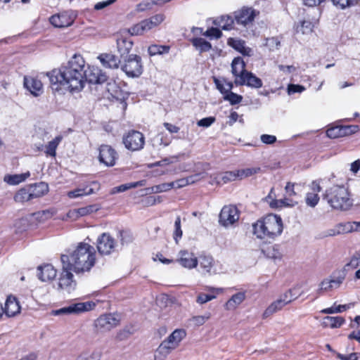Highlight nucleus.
<instances>
[{"label":"nucleus","instance_id":"f257e3e1","mask_svg":"<svg viewBox=\"0 0 360 360\" xmlns=\"http://www.w3.org/2000/svg\"><path fill=\"white\" fill-rule=\"evenodd\" d=\"M86 74L84 58L80 54H75L59 69L48 72L47 76L53 91H59L64 86L70 92H78L85 86Z\"/></svg>","mask_w":360,"mask_h":360},{"label":"nucleus","instance_id":"680f3d73","mask_svg":"<svg viewBox=\"0 0 360 360\" xmlns=\"http://www.w3.org/2000/svg\"><path fill=\"white\" fill-rule=\"evenodd\" d=\"M314 25L309 20H303L301 24L300 31L306 34L313 32Z\"/></svg>","mask_w":360,"mask_h":360},{"label":"nucleus","instance_id":"dca6fc26","mask_svg":"<svg viewBox=\"0 0 360 360\" xmlns=\"http://www.w3.org/2000/svg\"><path fill=\"white\" fill-rule=\"evenodd\" d=\"M86 74L85 78V84L86 82L91 84H101L107 82L108 76L101 69L97 67L86 66Z\"/></svg>","mask_w":360,"mask_h":360},{"label":"nucleus","instance_id":"6e6d98bb","mask_svg":"<svg viewBox=\"0 0 360 360\" xmlns=\"http://www.w3.org/2000/svg\"><path fill=\"white\" fill-rule=\"evenodd\" d=\"M333 4L340 9H345L358 4L359 0H331Z\"/></svg>","mask_w":360,"mask_h":360},{"label":"nucleus","instance_id":"2f4dec72","mask_svg":"<svg viewBox=\"0 0 360 360\" xmlns=\"http://www.w3.org/2000/svg\"><path fill=\"white\" fill-rule=\"evenodd\" d=\"M117 46L121 57H124V56H127L132 49L133 41L121 36L117 39Z\"/></svg>","mask_w":360,"mask_h":360},{"label":"nucleus","instance_id":"5701e85b","mask_svg":"<svg viewBox=\"0 0 360 360\" xmlns=\"http://www.w3.org/2000/svg\"><path fill=\"white\" fill-rule=\"evenodd\" d=\"M98 59L105 68L117 69L120 64V60L115 55L111 53H101Z\"/></svg>","mask_w":360,"mask_h":360},{"label":"nucleus","instance_id":"6ab92c4d","mask_svg":"<svg viewBox=\"0 0 360 360\" xmlns=\"http://www.w3.org/2000/svg\"><path fill=\"white\" fill-rule=\"evenodd\" d=\"M357 128V126H336L329 128L326 134L330 139H337L354 133Z\"/></svg>","mask_w":360,"mask_h":360},{"label":"nucleus","instance_id":"423d86ee","mask_svg":"<svg viewBox=\"0 0 360 360\" xmlns=\"http://www.w3.org/2000/svg\"><path fill=\"white\" fill-rule=\"evenodd\" d=\"M121 69L130 77H139L143 72L141 58L136 54L125 56Z\"/></svg>","mask_w":360,"mask_h":360},{"label":"nucleus","instance_id":"ddd939ff","mask_svg":"<svg viewBox=\"0 0 360 360\" xmlns=\"http://www.w3.org/2000/svg\"><path fill=\"white\" fill-rule=\"evenodd\" d=\"M76 15L72 11H63L52 15L49 21L56 27L63 28L70 26L75 21Z\"/></svg>","mask_w":360,"mask_h":360},{"label":"nucleus","instance_id":"72a5a7b5","mask_svg":"<svg viewBox=\"0 0 360 360\" xmlns=\"http://www.w3.org/2000/svg\"><path fill=\"white\" fill-rule=\"evenodd\" d=\"M200 264V267L202 269L201 273L203 274H212L213 267V258L211 256L201 255L198 259Z\"/></svg>","mask_w":360,"mask_h":360},{"label":"nucleus","instance_id":"79ce46f5","mask_svg":"<svg viewBox=\"0 0 360 360\" xmlns=\"http://www.w3.org/2000/svg\"><path fill=\"white\" fill-rule=\"evenodd\" d=\"M32 195L28 186L20 189L15 195V202H24L32 200Z\"/></svg>","mask_w":360,"mask_h":360},{"label":"nucleus","instance_id":"69168bd1","mask_svg":"<svg viewBox=\"0 0 360 360\" xmlns=\"http://www.w3.org/2000/svg\"><path fill=\"white\" fill-rule=\"evenodd\" d=\"M215 120L216 119L214 117H207L198 120L197 124L199 127H209L215 122Z\"/></svg>","mask_w":360,"mask_h":360},{"label":"nucleus","instance_id":"f8f14e48","mask_svg":"<svg viewBox=\"0 0 360 360\" xmlns=\"http://www.w3.org/2000/svg\"><path fill=\"white\" fill-rule=\"evenodd\" d=\"M240 217V212L234 205H225L221 210L219 217V223L228 227L237 222Z\"/></svg>","mask_w":360,"mask_h":360},{"label":"nucleus","instance_id":"9d476101","mask_svg":"<svg viewBox=\"0 0 360 360\" xmlns=\"http://www.w3.org/2000/svg\"><path fill=\"white\" fill-rule=\"evenodd\" d=\"M259 12L252 8L243 7L233 13L236 23L243 27H248L252 25L255 17Z\"/></svg>","mask_w":360,"mask_h":360},{"label":"nucleus","instance_id":"09e8293b","mask_svg":"<svg viewBox=\"0 0 360 360\" xmlns=\"http://www.w3.org/2000/svg\"><path fill=\"white\" fill-rule=\"evenodd\" d=\"M143 185H145L144 181H139L134 182V183L122 184L119 186L115 187L112 190V193H121V192H124L129 188H136L138 186H142Z\"/></svg>","mask_w":360,"mask_h":360},{"label":"nucleus","instance_id":"c756f323","mask_svg":"<svg viewBox=\"0 0 360 360\" xmlns=\"http://www.w3.org/2000/svg\"><path fill=\"white\" fill-rule=\"evenodd\" d=\"M231 72L235 77V80L240 79L248 72L245 70V63L241 58L237 57L233 60Z\"/></svg>","mask_w":360,"mask_h":360},{"label":"nucleus","instance_id":"4be33fe9","mask_svg":"<svg viewBox=\"0 0 360 360\" xmlns=\"http://www.w3.org/2000/svg\"><path fill=\"white\" fill-rule=\"evenodd\" d=\"M25 87L34 96H37L43 92V84L41 82L34 77H25Z\"/></svg>","mask_w":360,"mask_h":360},{"label":"nucleus","instance_id":"e2e57ef3","mask_svg":"<svg viewBox=\"0 0 360 360\" xmlns=\"http://www.w3.org/2000/svg\"><path fill=\"white\" fill-rule=\"evenodd\" d=\"M359 266H360L359 257L354 255L352 257L350 262L345 266L344 269H342V271H345V272L347 270L349 269V268L354 269H356L357 267H359Z\"/></svg>","mask_w":360,"mask_h":360},{"label":"nucleus","instance_id":"a211bd4d","mask_svg":"<svg viewBox=\"0 0 360 360\" xmlns=\"http://www.w3.org/2000/svg\"><path fill=\"white\" fill-rule=\"evenodd\" d=\"M72 270L64 269L60 274L58 281V289L65 290L70 292L76 286V282L73 280V274L71 273Z\"/></svg>","mask_w":360,"mask_h":360},{"label":"nucleus","instance_id":"bf43d9fd","mask_svg":"<svg viewBox=\"0 0 360 360\" xmlns=\"http://www.w3.org/2000/svg\"><path fill=\"white\" fill-rule=\"evenodd\" d=\"M202 35L210 39H219L222 36V32L218 27H211L203 32Z\"/></svg>","mask_w":360,"mask_h":360},{"label":"nucleus","instance_id":"f3484780","mask_svg":"<svg viewBox=\"0 0 360 360\" xmlns=\"http://www.w3.org/2000/svg\"><path fill=\"white\" fill-rule=\"evenodd\" d=\"M99 161L106 166L111 167L115 164L117 153L108 145H101L99 148Z\"/></svg>","mask_w":360,"mask_h":360},{"label":"nucleus","instance_id":"a878e982","mask_svg":"<svg viewBox=\"0 0 360 360\" xmlns=\"http://www.w3.org/2000/svg\"><path fill=\"white\" fill-rule=\"evenodd\" d=\"M360 231L359 222H347L338 224L335 229L330 230L329 235L335 236L336 234H343L352 231Z\"/></svg>","mask_w":360,"mask_h":360},{"label":"nucleus","instance_id":"5fc2aeb1","mask_svg":"<svg viewBox=\"0 0 360 360\" xmlns=\"http://www.w3.org/2000/svg\"><path fill=\"white\" fill-rule=\"evenodd\" d=\"M237 171H228L224 173L220 174L218 176L219 180L223 181V183L226 184L229 181H233L236 180H238V176H236Z\"/></svg>","mask_w":360,"mask_h":360},{"label":"nucleus","instance_id":"de8ad7c7","mask_svg":"<svg viewBox=\"0 0 360 360\" xmlns=\"http://www.w3.org/2000/svg\"><path fill=\"white\" fill-rule=\"evenodd\" d=\"M236 171V176H238V180H241L258 173L260 171V167L245 168L238 169Z\"/></svg>","mask_w":360,"mask_h":360},{"label":"nucleus","instance_id":"c85d7f7f","mask_svg":"<svg viewBox=\"0 0 360 360\" xmlns=\"http://www.w3.org/2000/svg\"><path fill=\"white\" fill-rule=\"evenodd\" d=\"M20 311V306L16 298L13 296H8L6 303L5 308H4V313L7 316H14Z\"/></svg>","mask_w":360,"mask_h":360},{"label":"nucleus","instance_id":"473e14b6","mask_svg":"<svg viewBox=\"0 0 360 360\" xmlns=\"http://www.w3.org/2000/svg\"><path fill=\"white\" fill-rule=\"evenodd\" d=\"M32 199L40 198L49 191V186L44 182H39L28 186Z\"/></svg>","mask_w":360,"mask_h":360},{"label":"nucleus","instance_id":"cd10ccee","mask_svg":"<svg viewBox=\"0 0 360 360\" xmlns=\"http://www.w3.org/2000/svg\"><path fill=\"white\" fill-rule=\"evenodd\" d=\"M37 276L41 281L53 280L56 276V270L51 264H44L38 266Z\"/></svg>","mask_w":360,"mask_h":360},{"label":"nucleus","instance_id":"0eeeda50","mask_svg":"<svg viewBox=\"0 0 360 360\" xmlns=\"http://www.w3.org/2000/svg\"><path fill=\"white\" fill-rule=\"evenodd\" d=\"M186 335V333L184 329H176L160 345L158 352L162 355L168 354L171 350L179 345Z\"/></svg>","mask_w":360,"mask_h":360},{"label":"nucleus","instance_id":"6e6552de","mask_svg":"<svg viewBox=\"0 0 360 360\" xmlns=\"http://www.w3.org/2000/svg\"><path fill=\"white\" fill-rule=\"evenodd\" d=\"M96 307L95 302L88 301L85 302H78L70 304L69 306L62 307L58 309L51 311V314L53 316H67L70 314H77L82 312L88 311Z\"/></svg>","mask_w":360,"mask_h":360},{"label":"nucleus","instance_id":"c9c22d12","mask_svg":"<svg viewBox=\"0 0 360 360\" xmlns=\"http://www.w3.org/2000/svg\"><path fill=\"white\" fill-rule=\"evenodd\" d=\"M245 298L244 292H240L234 294L226 303V308L228 310L235 309L240 304Z\"/></svg>","mask_w":360,"mask_h":360},{"label":"nucleus","instance_id":"37998d69","mask_svg":"<svg viewBox=\"0 0 360 360\" xmlns=\"http://www.w3.org/2000/svg\"><path fill=\"white\" fill-rule=\"evenodd\" d=\"M94 193V189L91 188L86 187L84 188H77L73 191H70L68 193V196L70 198H76L84 195H88Z\"/></svg>","mask_w":360,"mask_h":360},{"label":"nucleus","instance_id":"a19ab883","mask_svg":"<svg viewBox=\"0 0 360 360\" xmlns=\"http://www.w3.org/2000/svg\"><path fill=\"white\" fill-rule=\"evenodd\" d=\"M169 50V46L153 44L148 47V52L150 56H153L155 55H163L168 53Z\"/></svg>","mask_w":360,"mask_h":360},{"label":"nucleus","instance_id":"13d9d810","mask_svg":"<svg viewBox=\"0 0 360 360\" xmlns=\"http://www.w3.org/2000/svg\"><path fill=\"white\" fill-rule=\"evenodd\" d=\"M295 289L289 290L286 292H285L283 295L281 296L279 298L280 300L282 301L283 303L285 304H287L290 302H291L292 300L296 299L299 295L296 292H295Z\"/></svg>","mask_w":360,"mask_h":360},{"label":"nucleus","instance_id":"9b49d317","mask_svg":"<svg viewBox=\"0 0 360 360\" xmlns=\"http://www.w3.org/2000/svg\"><path fill=\"white\" fill-rule=\"evenodd\" d=\"M123 143L129 150H139L143 148L145 144V137L141 132L136 130H131L123 137Z\"/></svg>","mask_w":360,"mask_h":360},{"label":"nucleus","instance_id":"ea45409f","mask_svg":"<svg viewBox=\"0 0 360 360\" xmlns=\"http://www.w3.org/2000/svg\"><path fill=\"white\" fill-rule=\"evenodd\" d=\"M208 290L211 292L210 294L200 293L196 299V302L199 304H205L216 297V295L220 292V289L209 288Z\"/></svg>","mask_w":360,"mask_h":360},{"label":"nucleus","instance_id":"4468645a","mask_svg":"<svg viewBox=\"0 0 360 360\" xmlns=\"http://www.w3.org/2000/svg\"><path fill=\"white\" fill-rule=\"evenodd\" d=\"M119 320L115 315L108 314L100 316L95 321L94 326L98 331L105 332L110 330L112 328L117 326Z\"/></svg>","mask_w":360,"mask_h":360},{"label":"nucleus","instance_id":"2eb2a0df","mask_svg":"<svg viewBox=\"0 0 360 360\" xmlns=\"http://www.w3.org/2000/svg\"><path fill=\"white\" fill-rule=\"evenodd\" d=\"M115 248L114 238L107 233H103L97 240V249L101 255H110Z\"/></svg>","mask_w":360,"mask_h":360},{"label":"nucleus","instance_id":"3c124183","mask_svg":"<svg viewBox=\"0 0 360 360\" xmlns=\"http://www.w3.org/2000/svg\"><path fill=\"white\" fill-rule=\"evenodd\" d=\"M54 213L55 212L53 210H45L33 213L32 216L39 221H44L51 218Z\"/></svg>","mask_w":360,"mask_h":360},{"label":"nucleus","instance_id":"052dcab7","mask_svg":"<svg viewBox=\"0 0 360 360\" xmlns=\"http://www.w3.org/2000/svg\"><path fill=\"white\" fill-rule=\"evenodd\" d=\"M306 203L308 206L314 207L319 201L318 193H308L305 198Z\"/></svg>","mask_w":360,"mask_h":360},{"label":"nucleus","instance_id":"58836bf2","mask_svg":"<svg viewBox=\"0 0 360 360\" xmlns=\"http://www.w3.org/2000/svg\"><path fill=\"white\" fill-rule=\"evenodd\" d=\"M63 137L58 136L52 141H49L47 145L45 146L44 153L48 156L55 157L56 155V150L58 146L61 142Z\"/></svg>","mask_w":360,"mask_h":360},{"label":"nucleus","instance_id":"20e7f679","mask_svg":"<svg viewBox=\"0 0 360 360\" xmlns=\"http://www.w3.org/2000/svg\"><path fill=\"white\" fill-rule=\"evenodd\" d=\"M325 198L328 204L335 210H347L353 204L348 188L342 185H334L326 191Z\"/></svg>","mask_w":360,"mask_h":360},{"label":"nucleus","instance_id":"1a4fd4ad","mask_svg":"<svg viewBox=\"0 0 360 360\" xmlns=\"http://www.w3.org/2000/svg\"><path fill=\"white\" fill-rule=\"evenodd\" d=\"M346 277L345 271H335L329 278L323 279L318 290V292L331 291L338 288L343 283Z\"/></svg>","mask_w":360,"mask_h":360},{"label":"nucleus","instance_id":"7c9ffc66","mask_svg":"<svg viewBox=\"0 0 360 360\" xmlns=\"http://www.w3.org/2000/svg\"><path fill=\"white\" fill-rule=\"evenodd\" d=\"M236 22L233 16L221 15L214 20L213 24L224 30H231L233 29V25Z\"/></svg>","mask_w":360,"mask_h":360},{"label":"nucleus","instance_id":"39448f33","mask_svg":"<svg viewBox=\"0 0 360 360\" xmlns=\"http://www.w3.org/2000/svg\"><path fill=\"white\" fill-rule=\"evenodd\" d=\"M165 20V15L158 13L149 18L144 19L129 29L123 30V33H128L131 36L143 35L145 32L158 27Z\"/></svg>","mask_w":360,"mask_h":360},{"label":"nucleus","instance_id":"b1692460","mask_svg":"<svg viewBox=\"0 0 360 360\" xmlns=\"http://www.w3.org/2000/svg\"><path fill=\"white\" fill-rule=\"evenodd\" d=\"M227 44L243 56H251L253 54L252 49L246 46L245 41L244 40L236 38H229Z\"/></svg>","mask_w":360,"mask_h":360},{"label":"nucleus","instance_id":"f03ea898","mask_svg":"<svg viewBox=\"0 0 360 360\" xmlns=\"http://www.w3.org/2000/svg\"><path fill=\"white\" fill-rule=\"evenodd\" d=\"M64 269L72 270L77 274L88 272L96 262L94 247L86 243H79L68 255H61Z\"/></svg>","mask_w":360,"mask_h":360},{"label":"nucleus","instance_id":"7ed1b4c3","mask_svg":"<svg viewBox=\"0 0 360 360\" xmlns=\"http://www.w3.org/2000/svg\"><path fill=\"white\" fill-rule=\"evenodd\" d=\"M253 233L260 239H274L283 230V224L279 215L270 214L253 224Z\"/></svg>","mask_w":360,"mask_h":360},{"label":"nucleus","instance_id":"603ef678","mask_svg":"<svg viewBox=\"0 0 360 360\" xmlns=\"http://www.w3.org/2000/svg\"><path fill=\"white\" fill-rule=\"evenodd\" d=\"M175 186L174 182L163 183L159 185L152 186L150 189L153 193H158L162 192H166L174 188Z\"/></svg>","mask_w":360,"mask_h":360},{"label":"nucleus","instance_id":"0e129e2a","mask_svg":"<svg viewBox=\"0 0 360 360\" xmlns=\"http://www.w3.org/2000/svg\"><path fill=\"white\" fill-rule=\"evenodd\" d=\"M210 319V314L204 315V316H193L191 321L197 326H200L203 325L206 321H207Z\"/></svg>","mask_w":360,"mask_h":360},{"label":"nucleus","instance_id":"412c9836","mask_svg":"<svg viewBox=\"0 0 360 360\" xmlns=\"http://www.w3.org/2000/svg\"><path fill=\"white\" fill-rule=\"evenodd\" d=\"M179 256L176 261L185 268L191 269L196 267L198 264L197 257L192 252L187 250H181L179 252Z\"/></svg>","mask_w":360,"mask_h":360},{"label":"nucleus","instance_id":"49530a36","mask_svg":"<svg viewBox=\"0 0 360 360\" xmlns=\"http://www.w3.org/2000/svg\"><path fill=\"white\" fill-rule=\"evenodd\" d=\"M352 305H353V304H340L338 306L333 305L331 307L322 309L321 311V312L322 314H325L340 313V312H342V311H346L347 309H349L351 307V306H352Z\"/></svg>","mask_w":360,"mask_h":360},{"label":"nucleus","instance_id":"c03bdc74","mask_svg":"<svg viewBox=\"0 0 360 360\" xmlns=\"http://www.w3.org/2000/svg\"><path fill=\"white\" fill-rule=\"evenodd\" d=\"M285 304L282 302L281 300L278 299L276 301L269 305L266 309L264 311L263 316L264 317H268L269 316L273 314L278 310H281Z\"/></svg>","mask_w":360,"mask_h":360},{"label":"nucleus","instance_id":"774afa93","mask_svg":"<svg viewBox=\"0 0 360 360\" xmlns=\"http://www.w3.org/2000/svg\"><path fill=\"white\" fill-rule=\"evenodd\" d=\"M103 353L100 349H95L90 354H87L88 360H101Z\"/></svg>","mask_w":360,"mask_h":360},{"label":"nucleus","instance_id":"864d4df0","mask_svg":"<svg viewBox=\"0 0 360 360\" xmlns=\"http://www.w3.org/2000/svg\"><path fill=\"white\" fill-rule=\"evenodd\" d=\"M118 238H120L122 245H129L132 243L134 240L133 235L129 231H120Z\"/></svg>","mask_w":360,"mask_h":360},{"label":"nucleus","instance_id":"aec40b11","mask_svg":"<svg viewBox=\"0 0 360 360\" xmlns=\"http://www.w3.org/2000/svg\"><path fill=\"white\" fill-rule=\"evenodd\" d=\"M234 83L236 85L243 86L246 85L248 86L258 89L262 86V81L255 76L251 72H248L245 75L241 77L240 79H238L237 80H234Z\"/></svg>","mask_w":360,"mask_h":360},{"label":"nucleus","instance_id":"8fccbe9b","mask_svg":"<svg viewBox=\"0 0 360 360\" xmlns=\"http://www.w3.org/2000/svg\"><path fill=\"white\" fill-rule=\"evenodd\" d=\"M269 51H274L278 50L281 47V40L278 37H269L265 39V43L264 44Z\"/></svg>","mask_w":360,"mask_h":360},{"label":"nucleus","instance_id":"bb28decb","mask_svg":"<svg viewBox=\"0 0 360 360\" xmlns=\"http://www.w3.org/2000/svg\"><path fill=\"white\" fill-rule=\"evenodd\" d=\"M227 88L219 87V91L224 95V99L228 101L231 105L240 103L243 100V96L231 91L233 85V83H227Z\"/></svg>","mask_w":360,"mask_h":360},{"label":"nucleus","instance_id":"338daca9","mask_svg":"<svg viewBox=\"0 0 360 360\" xmlns=\"http://www.w3.org/2000/svg\"><path fill=\"white\" fill-rule=\"evenodd\" d=\"M305 88L300 84H289L288 86V93L291 95L295 93H301L304 91Z\"/></svg>","mask_w":360,"mask_h":360},{"label":"nucleus","instance_id":"e433bc0d","mask_svg":"<svg viewBox=\"0 0 360 360\" xmlns=\"http://www.w3.org/2000/svg\"><path fill=\"white\" fill-rule=\"evenodd\" d=\"M345 322V320L342 316H326L323 319V324L326 327L337 328L342 326Z\"/></svg>","mask_w":360,"mask_h":360},{"label":"nucleus","instance_id":"393cba45","mask_svg":"<svg viewBox=\"0 0 360 360\" xmlns=\"http://www.w3.org/2000/svg\"><path fill=\"white\" fill-rule=\"evenodd\" d=\"M360 231L359 222H347L338 224L335 229L330 230L329 235L335 236L336 234H343L352 231Z\"/></svg>","mask_w":360,"mask_h":360},{"label":"nucleus","instance_id":"4d7b16f0","mask_svg":"<svg viewBox=\"0 0 360 360\" xmlns=\"http://www.w3.org/2000/svg\"><path fill=\"white\" fill-rule=\"evenodd\" d=\"M183 235V232L181 226V217L179 216L176 217L174 221V230L173 233V238L177 244L179 240L181 238Z\"/></svg>","mask_w":360,"mask_h":360},{"label":"nucleus","instance_id":"a18cd8bd","mask_svg":"<svg viewBox=\"0 0 360 360\" xmlns=\"http://www.w3.org/2000/svg\"><path fill=\"white\" fill-rule=\"evenodd\" d=\"M30 226V221L27 217H22L17 219L14 224L15 231L21 233L27 230Z\"/></svg>","mask_w":360,"mask_h":360},{"label":"nucleus","instance_id":"f704fd0d","mask_svg":"<svg viewBox=\"0 0 360 360\" xmlns=\"http://www.w3.org/2000/svg\"><path fill=\"white\" fill-rule=\"evenodd\" d=\"M193 46L200 52H207L212 49V44L204 39L203 38L200 37H195L193 38L191 40Z\"/></svg>","mask_w":360,"mask_h":360},{"label":"nucleus","instance_id":"4c0bfd02","mask_svg":"<svg viewBox=\"0 0 360 360\" xmlns=\"http://www.w3.org/2000/svg\"><path fill=\"white\" fill-rule=\"evenodd\" d=\"M30 176V172H27L20 174L6 175L4 178L5 182L10 185H17L24 181Z\"/></svg>","mask_w":360,"mask_h":360}]
</instances>
